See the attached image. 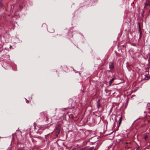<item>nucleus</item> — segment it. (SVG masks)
Here are the masks:
<instances>
[{"mask_svg":"<svg viewBox=\"0 0 150 150\" xmlns=\"http://www.w3.org/2000/svg\"><path fill=\"white\" fill-rule=\"evenodd\" d=\"M109 68L110 69L112 70L114 68L113 64V63H110L109 65Z\"/></svg>","mask_w":150,"mask_h":150,"instance_id":"f257e3e1","label":"nucleus"},{"mask_svg":"<svg viewBox=\"0 0 150 150\" xmlns=\"http://www.w3.org/2000/svg\"><path fill=\"white\" fill-rule=\"evenodd\" d=\"M150 1L149 0H146V2L144 4V8H145L146 6L148 5H149Z\"/></svg>","mask_w":150,"mask_h":150,"instance_id":"f03ea898","label":"nucleus"},{"mask_svg":"<svg viewBox=\"0 0 150 150\" xmlns=\"http://www.w3.org/2000/svg\"><path fill=\"white\" fill-rule=\"evenodd\" d=\"M122 116H121V117H120L119 120H118V121H119V126H118V127H119V126L120 125V124L121 122H122Z\"/></svg>","mask_w":150,"mask_h":150,"instance_id":"7ed1b4c3","label":"nucleus"},{"mask_svg":"<svg viewBox=\"0 0 150 150\" xmlns=\"http://www.w3.org/2000/svg\"><path fill=\"white\" fill-rule=\"evenodd\" d=\"M114 78L112 79H111L109 81V86H110L111 85L112 83L114 81Z\"/></svg>","mask_w":150,"mask_h":150,"instance_id":"20e7f679","label":"nucleus"},{"mask_svg":"<svg viewBox=\"0 0 150 150\" xmlns=\"http://www.w3.org/2000/svg\"><path fill=\"white\" fill-rule=\"evenodd\" d=\"M52 134V133H49V134H47V135H45V138L46 139H48V138H47V137L48 136H49V135H51Z\"/></svg>","mask_w":150,"mask_h":150,"instance_id":"39448f33","label":"nucleus"},{"mask_svg":"<svg viewBox=\"0 0 150 150\" xmlns=\"http://www.w3.org/2000/svg\"><path fill=\"white\" fill-rule=\"evenodd\" d=\"M42 132L43 131L42 130H41L40 129H38V130L37 132V133L41 134L42 133Z\"/></svg>","mask_w":150,"mask_h":150,"instance_id":"423d86ee","label":"nucleus"},{"mask_svg":"<svg viewBox=\"0 0 150 150\" xmlns=\"http://www.w3.org/2000/svg\"><path fill=\"white\" fill-rule=\"evenodd\" d=\"M100 101V100H98V103H97V107L98 108H99L100 107V104L99 103V101Z\"/></svg>","mask_w":150,"mask_h":150,"instance_id":"0eeeda50","label":"nucleus"},{"mask_svg":"<svg viewBox=\"0 0 150 150\" xmlns=\"http://www.w3.org/2000/svg\"><path fill=\"white\" fill-rule=\"evenodd\" d=\"M0 6L1 7L3 8L4 7V6L1 1L0 2Z\"/></svg>","mask_w":150,"mask_h":150,"instance_id":"6e6552de","label":"nucleus"},{"mask_svg":"<svg viewBox=\"0 0 150 150\" xmlns=\"http://www.w3.org/2000/svg\"><path fill=\"white\" fill-rule=\"evenodd\" d=\"M150 105V103H148L147 104V106H146V108L148 109H150L149 108Z\"/></svg>","mask_w":150,"mask_h":150,"instance_id":"1a4fd4ad","label":"nucleus"},{"mask_svg":"<svg viewBox=\"0 0 150 150\" xmlns=\"http://www.w3.org/2000/svg\"><path fill=\"white\" fill-rule=\"evenodd\" d=\"M46 113H47L46 112H42L41 113V114H43L44 113H45V116L47 117V115Z\"/></svg>","mask_w":150,"mask_h":150,"instance_id":"9d476101","label":"nucleus"},{"mask_svg":"<svg viewBox=\"0 0 150 150\" xmlns=\"http://www.w3.org/2000/svg\"><path fill=\"white\" fill-rule=\"evenodd\" d=\"M142 37V33H141V32L140 30V34H139V39H140Z\"/></svg>","mask_w":150,"mask_h":150,"instance_id":"9b49d317","label":"nucleus"},{"mask_svg":"<svg viewBox=\"0 0 150 150\" xmlns=\"http://www.w3.org/2000/svg\"><path fill=\"white\" fill-rule=\"evenodd\" d=\"M148 136L146 135H145L144 136V139H145V140H146L148 138Z\"/></svg>","mask_w":150,"mask_h":150,"instance_id":"f8f14e48","label":"nucleus"},{"mask_svg":"<svg viewBox=\"0 0 150 150\" xmlns=\"http://www.w3.org/2000/svg\"><path fill=\"white\" fill-rule=\"evenodd\" d=\"M6 57L8 59H9L10 58V56L9 55H6Z\"/></svg>","mask_w":150,"mask_h":150,"instance_id":"ddd939ff","label":"nucleus"},{"mask_svg":"<svg viewBox=\"0 0 150 150\" xmlns=\"http://www.w3.org/2000/svg\"><path fill=\"white\" fill-rule=\"evenodd\" d=\"M130 146H131L129 145V146H128V145L126 146V147H128V148H129Z\"/></svg>","mask_w":150,"mask_h":150,"instance_id":"4468645a","label":"nucleus"},{"mask_svg":"<svg viewBox=\"0 0 150 150\" xmlns=\"http://www.w3.org/2000/svg\"><path fill=\"white\" fill-rule=\"evenodd\" d=\"M112 133V132L111 133H110V134H105V136H107V135H108L110 134L111 133Z\"/></svg>","mask_w":150,"mask_h":150,"instance_id":"2eb2a0df","label":"nucleus"},{"mask_svg":"<svg viewBox=\"0 0 150 150\" xmlns=\"http://www.w3.org/2000/svg\"><path fill=\"white\" fill-rule=\"evenodd\" d=\"M125 144H129V145H130V143H127V142H126V143H125Z\"/></svg>","mask_w":150,"mask_h":150,"instance_id":"dca6fc26","label":"nucleus"},{"mask_svg":"<svg viewBox=\"0 0 150 150\" xmlns=\"http://www.w3.org/2000/svg\"><path fill=\"white\" fill-rule=\"evenodd\" d=\"M91 149H94V147H91Z\"/></svg>","mask_w":150,"mask_h":150,"instance_id":"f3484780","label":"nucleus"},{"mask_svg":"<svg viewBox=\"0 0 150 150\" xmlns=\"http://www.w3.org/2000/svg\"><path fill=\"white\" fill-rule=\"evenodd\" d=\"M36 137V138H40L41 137H39V136H38V137Z\"/></svg>","mask_w":150,"mask_h":150,"instance_id":"a211bd4d","label":"nucleus"},{"mask_svg":"<svg viewBox=\"0 0 150 150\" xmlns=\"http://www.w3.org/2000/svg\"><path fill=\"white\" fill-rule=\"evenodd\" d=\"M123 47H126V45H123Z\"/></svg>","mask_w":150,"mask_h":150,"instance_id":"6ab92c4d","label":"nucleus"},{"mask_svg":"<svg viewBox=\"0 0 150 150\" xmlns=\"http://www.w3.org/2000/svg\"><path fill=\"white\" fill-rule=\"evenodd\" d=\"M12 47V46L11 45H10V49H11V48Z\"/></svg>","mask_w":150,"mask_h":150,"instance_id":"aec40b11","label":"nucleus"},{"mask_svg":"<svg viewBox=\"0 0 150 150\" xmlns=\"http://www.w3.org/2000/svg\"><path fill=\"white\" fill-rule=\"evenodd\" d=\"M105 125H106V127H107V124L106 125V123H105Z\"/></svg>","mask_w":150,"mask_h":150,"instance_id":"412c9836","label":"nucleus"},{"mask_svg":"<svg viewBox=\"0 0 150 150\" xmlns=\"http://www.w3.org/2000/svg\"><path fill=\"white\" fill-rule=\"evenodd\" d=\"M144 113H146V112L144 111Z\"/></svg>","mask_w":150,"mask_h":150,"instance_id":"4be33fe9","label":"nucleus"},{"mask_svg":"<svg viewBox=\"0 0 150 150\" xmlns=\"http://www.w3.org/2000/svg\"><path fill=\"white\" fill-rule=\"evenodd\" d=\"M105 133V132H104V134Z\"/></svg>","mask_w":150,"mask_h":150,"instance_id":"5701e85b","label":"nucleus"},{"mask_svg":"<svg viewBox=\"0 0 150 150\" xmlns=\"http://www.w3.org/2000/svg\"><path fill=\"white\" fill-rule=\"evenodd\" d=\"M149 12H150V10L149 11Z\"/></svg>","mask_w":150,"mask_h":150,"instance_id":"b1692460","label":"nucleus"},{"mask_svg":"<svg viewBox=\"0 0 150 150\" xmlns=\"http://www.w3.org/2000/svg\"><path fill=\"white\" fill-rule=\"evenodd\" d=\"M93 150H95V149H94Z\"/></svg>","mask_w":150,"mask_h":150,"instance_id":"393cba45","label":"nucleus"}]
</instances>
